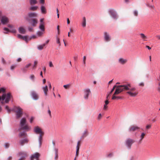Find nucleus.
Returning <instances> with one entry per match:
<instances>
[{"instance_id": "1", "label": "nucleus", "mask_w": 160, "mask_h": 160, "mask_svg": "<svg viewBox=\"0 0 160 160\" xmlns=\"http://www.w3.org/2000/svg\"><path fill=\"white\" fill-rule=\"evenodd\" d=\"M31 127L27 122L25 118H22L21 119V137L23 136V139L21 140V145H23L25 143L28 142V140L26 138V132L30 131Z\"/></svg>"}, {"instance_id": "2", "label": "nucleus", "mask_w": 160, "mask_h": 160, "mask_svg": "<svg viewBox=\"0 0 160 160\" xmlns=\"http://www.w3.org/2000/svg\"><path fill=\"white\" fill-rule=\"evenodd\" d=\"M5 108L8 113H10L11 111L14 112L16 119H18L20 118V107L19 106H14L11 109H9L8 106L6 105Z\"/></svg>"}, {"instance_id": "3", "label": "nucleus", "mask_w": 160, "mask_h": 160, "mask_svg": "<svg viewBox=\"0 0 160 160\" xmlns=\"http://www.w3.org/2000/svg\"><path fill=\"white\" fill-rule=\"evenodd\" d=\"M128 89V86H122V85H118L117 87V88L116 89L115 91L112 95V99L113 100L117 99H120L121 98V97H117L115 95L118 94L120 92L124 91V90Z\"/></svg>"}, {"instance_id": "4", "label": "nucleus", "mask_w": 160, "mask_h": 160, "mask_svg": "<svg viewBox=\"0 0 160 160\" xmlns=\"http://www.w3.org/2000/svg\"><path fill=\"white\" fill-rule=\"evenodd\" d=\"M122 85V86H128V89L124 90V91L128 90V91L127 92V93L131 97H135L138 94V92L136 90V88L135 87L131 88L130 84L128 83L126 85Z\"/></svg>"}, {"instance_id": "5", "label": "nucleus", "mask_w": 160, "mask_h": 160, "mask_svg": "<svg viewBox=\"0 0 160 160\" xmlns=\"http://www.w3.org/2000/svg\"><path fill=\"white\" fill-rule=\"evenodd\" d=\"M12 97L10 92L7 93H4L1 97H0V101H2L1 103L3 104L4 103H8Z\"/></svg>"}, {"instance_id": "6", "label": "nucleus", "mask_w": 160, "mask_h": 160, "mask_svg": "<svg viewBox=\"0 0 160 160\" xmlns=\"http://www.w3.org/2000/svg\"><path fill=\"white\" fill-rule=\"evenodd\" d=\"M34 131L36 134H39L38 140L40 146L42 144V137L44 135V133L42 131V129L38 126L35 127L34 128Z\"/></svg>"}, {"instance_id": "7", "label": "nucleus", "mask_w": 160, "mask_h": 160, "mask_svg": "<svg viewBox=\"0 0 160 160\" xmlns=\"http://www.w3.org/2000/svg\"><path fill=\"white\" fill-rule=\"evenodd\" d=\"M1 21L3 25L6 24L9 22L8 18L5 16H3L1 17Z\"/></svg>"}, {"instance_id": "8", "label": "nucleus", "mask_w": 160, "mask_h": 160, "mask_svg": "<svg viewBox=\"0 0 160 160\" xmlns=\"http://www.w3.org/2000/svg\"><path fill=\"white\" fill-rule=\"evenodd\" d=\"M109 13L111 16L114 19L117 18V14L115 11L112 9H110L108 11Z\"/></svg>"}, {"instance_id": "9", "label": "nucleus", "mask_w": 160, "mask_h": 160, "mask_svg": "<svg viewBox=\"0 0 160 160\" xmlns=\"http://www.w3.org/2000/svg\"><path fill=\"white\" fill-rule=\"evenodd\" d=\"M135 142V141L133 139L128 138L126 141V144L127 146L130 148L132 145Z\"/></svg>"}, {"instance_id": "10", "label": "nucleus", "mask_w": 160, "mask_h": 160, "mask_svg": "<svg viewBox=\"0 0 160 160\" xmlns=\"http://www.w3.org/2000/svg\"><path fill=\"white\" fill-rule=\"evenodd\" d=\"M31 94L33 99L34 100H37L39 98V95L37 93L34 91H32Z\"/></svg>"}, {"instance_id": "11", "label": "nucleus", "mask_w": 160, "mask_h": 160, "mask_svg": "<svg viewBox=\"0 0 160 160\" xmlns=\"http://www.w3.org/2000/svg\"><path fill=\"white\" fill-rule=\"evenodd\" d=\"M140 129V128L136 125L131 126L129 128L130 132H134L135 131L138 130Z\"/></svg>"}, {"instance_id": "12", "label": "nucleus", "mask_w": 160, "mask_h": 160, "mask_svg": "<svg viewBox=\"0 0 160 160\" xmlns=\"http://www.w3.org/2000/svg\"><path fill=\"white\" fill-rule=\"evenodd\" d=\"M37 14L35 12H30L28 14V17L27 18V20H31L29 18H31L37 17Z\"/></svg>"}, {"instance_id": "13", "label": "nucleus", "mask_w": 160, "mask_h": 160, "mask_svg": "<svg viewBox=\"0 0 160 160\" xmlns=\"http://www.w3.org/2000/svg\"><path fill=\"white\" fill-rule=\"evenodd\" d=\"M31 24L32 26L33 27H36L38 23V20L37 19H32L28 20Z\"/></svg>"}, {"instance_id": "14", "label": "nucleus", "mask_w": 160, "mask_h": 160, "mask_svg": "<svg viewBox=\"0 0 160 160\" xmlns=\"http://www.w3.org/2000/svg\"><path fill=\"white\" fill-rule=\"evenodd\" d=\"M81 146V141H78L76 147V157H78L79 155V150Z\"/></svg>"}, {"instance_id": "15", "label": "nucleus", "mask_w": 160, "mask_h": 160, "mask_svg": "<svg viewBox=\"0 0 160 160\" xmlns=\"http://www.w3.org/2000/svg\"><path fill=\"white\" fill-rule=\"evenodd\" d=\"M88 134V132L87 129L85 130L82 133L81 137V139L83 140Z\"/></svg>"}, {"instance_id": "16", "label": "nucleus", "mask_w": 160, "mask_h": 160, "mask_svg": "<svg viewBox=\"0 0 160 160\" xmlns=\"http://www.w3.org/2000/svg\"><path fill=\"white\" fill-rule=\"evenodd\" d=\"M104 38L105 41L107 42H109L111 39L109 34L106 32H104Z\"/></svg>"}, {"instance_id": "17", "label": "nucleus", "mask_w": 160, "mask_h": 160, "mask_svg": "<svg viewBox=\"0 0 160 160\" xmlns=\"http://www.w3.org/2000/svg\"><path fill=\"white\" fill-rule=\"evenodd\" d=\"M28 156V154L26 152L22 151L21 152V160L25 159Z\"/></svg>"}, {"instance_id": "18", "label": "nucleus", "mask_w": 160, "mask_h": 160, "mask_svg": "<svg viewBox=\"0 0 160 160\" xmlns=\"http://www.w3.org/2000/svg\"><path fill=\"white\" fill-rule=\"evenodd\" d=\"M3 30L5 31L3 32V33H8L9 32H11L13 33H15L16 32V30L15 29H12L10 30L7 28H4Z\"/></svg>"}, {"instance_id": "19", "label": "nucleus", "mask_w": 160, "mask_h": 160, "mask_svg": "<svg viewBox=\"0 0 160 160\" xmlns=\"http://www.w3.org/2000/svg\"><path fill=\"white\" fill-rule=\"evenodd\" d=\"M39 156V154L38 153L36 152L32 155L31 156V160H33L34 159H36L37 160H38Z\"/></svg>"}, {"instance_id": "20", "label": "nucleus", "mask_w": 160, "mask_h": 160, "mask_svg": "<svg viewBox=\"0 0 160 160\" xmlns=\"http://www.w3.org/2000/svg\"><path fill=\"white\" fill-rule=\"evenodd\" d=\"M21 39L23 40L26 42H28V41L30 40V39H29L28 36H22L21 35Z\"/></svg>"}, {"instance_id": "21", "label": "nucleus", "mask_w": 160, "mask_h": 160, "mask_svg": "<svg viewBox=\"0 0 160 160\" xmlns=\"http://www.w3.org/2000/svg\"><path fill=\"white\" fill-rule=\"evenodd\" d=\"M90 91L89 89H87L85 91V93L84 97L85 99H88L89 95L90 93Z\"/></svg>"}, {"instance_id": "22", "label": "nucleus", "mask_w": 160, "mask_h": 160, "mask_svg": "<svg viewBox=\"0 0 160 160\" xmlns=\"http://www.w3.org/2000/svg\"><path fill=\"white\" fill-rule=\"evenodd\" d=\"M118 62L120 64L123 65L125 64L127 62L126 59H124L122 58H120L118 59Z\"/></svg>"}, {"instance_id": "23", "label": "nucleus", "mask_w": 160, "mask_h": 160, "mask_svg": "<svg viewBox=\"0 0 160 160\" xmlns=\"http://www.w3.org/2000/svg\"><path fill=\"white\" fill-rule=\"evenodd\" d=\"M42 89L44 92V94L45 96L48 95V87L47 86H46L42 88Z\"/></svg>"}, {"instance_id": "24", "label": "nucleus", "mask_w": 160, "mask_h": 160, "mask_svg": "<svg viewBox=\"0 0 160 160\" xmlns=\"http://www.w3.org/2000/svg\"><path fill=\"white\" fill-rule=\"evenodd\" d=\"M145 135V134L144 132H142L140 136V139L139 141V143H141L142 141V140L143 138H144V136Z\"/></svg>"}, {"instance_id": "25", "label": "nucleus", "mask_w": 160, "mask_h": 160, "mask_svg": "<svg viewBox=\"0 0 160 160\" xmlns=\"http://www.w3.org/2000/svg\"><path fill=\"white\" fill-rule=\"evenodd\" d=\"M141 38L143 39L144 41H147V37L143 33L140 34Z\"/></svg>"}, {"instance_id": "26", "label": "nucleus", "mask_w": 160, "mask_h": 160, "mask_svg": "<svg viewBox=\"0 0 160 160\" xmlns=\"http://www.w3.org/2000/svg\"><path fill=\"white\" fill-rule=\"evenodd\" d=\"M41 10L43 14H45L46 13V11L45 8V7L43 6H42L41 7Z\"/></svg>"}, {"instance_id": "27", "label": "nucleus", "mask_w": 160, "mask_h": 160, "mask_svg": "<svg viewBox=\"0 0 160 160\" xmlns=\"http://www.w3.org/2000/svg\"><path fill=\"white\" fill-rule=\"evenodd\" d=\"M82 25L83 27H85L86 26V20L85 17H84L83 18V21L82 22Z\"/></svg>"}, {"instance_id": "28", "label": "nucleus", "mask_w": 160, "mask_h": 160, "mask_svg": "<svg viewBox=\"0 0 160 160\" xmlns=\"http://www.w3.org/2000/svg\"><path fill=\"white\" fill-rule=\"evenodd\" d=\"M37 2V0H30V3L31 5H35L36 4Z\"/></svg>"}, {"instance_id": "29", "label": "nucleus", "mask_w": 160, "mask_h": 160, "mask_svg": "<svg viewBox=\"0 0 160 160\" xmlns=\"http://www.w3.org/2000/svg\"><path fill=\"white\" fill-rule=\"evenodd\" d=\"M38 8V7L37 6L31 7L29 8V10L31 11H34L36 10Z\"/></svg>"}, {"instance_id": "30", "label": "nucleus", "mask_w": 160, "mask_h": 160, "mask_svg": "<svg viewBox=\"0 0 160 160\" xmlns=\"http://www.w3.org/2000/svg\"><path fill=\"white\" fill-rule=\"evenodd\" d=\"M39 29L42 31H44L45 30L44 24H40L39 26Z\"/></svg>"}, {"instance_id": "31", "label": "nucleus", "mask_w": 160, "mask_h": 160, "mask_svg": "<svg viewBox=\"0 0 160 160\" xmlns=\"http://www.w3.org/2000/svg\"><path fill=\"white\" fill-rule=\"evenodd\" d=\"M45 45L46 43H44L42 45H40L38 46V48L39 50H41L43 49L44 47L45 46Z\"/></svg>"}, {"instance_id": "32", "label": "nucleus", "mask_w": 160, "mask_h": 160, "mask_svg": "<svg viewBox=\"0 0 160 160\" xmlns=\"http://www.w3.org/2000/svg\"><path fill=\"white\" fill-rule=\"evenodd\" d=\"M38 61H34V65L32 67V69H35L37 67V65L38 64Z\"/></svg>"}, {"instance_id": "33", "label": "nucleus", "mask_w": 160, "mask_h": 160, "mask_svg": "<svg viewBox=\"0 0 160 160\" xmlns=\"http://www.w3.org/2000/svg\"><path fill=\"white\" fill-rule=\"evenodd\" d=\"M113 153L112 152H111L107 154L106 157L107 158H111L113 157Z\"/></svg>"}, {"instance_id": "34", "label": "nucleus", "mask_w": 160, "mask_h": 160, "mask_svg": "<svg viewBox=\"0 0 160 160\" xmlns=\"http://www.w3.org/2000/svg\"><path fill=\"white\" fill-rule=\"evenodd\" d=\"M15 133H18V135L19 137H20V128H18V129H15L14 131Z\"/></svg>"}, {"instance_id": "35", "label": "nucleus", "mask_w": 160, "mask_h": 160, "mask_svg": "<svg viewBox=\"0 0 160 160\" xmlns=\"http://www.w3.org/2000/svg\"><path fill=\"white\" fill-rule=\"evenodd\" d=\"M26 32L25 29L21 27V33L24 34Z\"/></svg>"}, {"instance_id": "36", "label": "nucleus", "mask_w": 160, "mask_h": 160, "mask_svg": "<svg viewBox=\"0 0 160 160\" xmlns=\"http://www.w3.org/2000/svg\"><path fill=\"white\" fill-rule=\"evenodd\" d=\"M17 67L16 64H14L12 65L10 67V69L12 70H13Z\"/></svg>"}, {"instance_id": "37", "label": "nucleus", "mask_w": 160, "mask_h": 160, "mask_svg": "<svg viewBox=\"0 0 160 160\" xmlns=\"http://www.w3.org/2000/svg\"><path fill=\"white\" fill-rule=\"evenodd\" d=\"M30 78L33 81L34 80L35 77L33 74H31L30 76Z\"/></svg>"}, {"instance_id": "38", "label": "nucleus", "mask_w": 160, "mask_h": 160, "mask_svg": "<svg viewBox=\"0 0 160 160\" xmlns=\"http://www.w3.org/2000/svg\"><path fill=\"white\" fill-rule=\"evenodd\" d=\"M146 5L149 7V8H152V9H154V7L153 5H150L149 3H148L146 4Z\"/></svg>"}, {"instance_id": "39", "label": "nucleus", "mask_w": 160, "mask_h": 160, "mask_svg": "<svg viewBox=\"0 0 160 160\" xmlns=\"http://www.w3.org/2000/svg\"><path fill=\"white\" fill-rule=\"evenodd\" d=\"M57 42L59 44V46H61V43L60 41V39L59 38L57 37Z\"/></svg>"}, {"instance_id": "40", "label": "nucleus", "mask_w": 160, "mask_h": 160, "mask_svg": "<svg viewBox=\"0 0 160 160\" xmlns=\"http://www.w3.org/2000/svg\"><path fill=\"white\" fill-rule=\"evenodd\" d=\"M9 146V144L8 143H5V144L4 146L6 148H8Z\"/></svg>"}, {"instance_id": "41", "label": "nucleus", "mask_w": 160, "mask_h": 160, "mask_svg": "<svg viewBox=\"0 0 160 160\" xmlns=\"http://www.w3.org/2000/svg\"><path fill=\"white\" fill-rule=\"evenodd\" d=\"M70 87V85L69 84L64 85L63 86V87L66 89Z\"/></svg>"}, {"instance_id": "42", "label": "nucleus", "mask_w": 160, "mask_h": 160, "mask_svg": "<svg viewBox=\"0 0 160 160\" xmlns=\"http://www.w3.org/2000/svg\"><path fill=\"white\" fill-rule=\"evenodd\" d=\"M118 86L115 85L113 87V88L112 89L111 92H110V94H111L114 90L115 88H117V87Z\"/></svg>"}, {"instance_id": "43", "label": "nucleus", "mask_w": 160, "mask_h": 160, "mask_svg": "<svg viewBox=\"0 0 160 160\" xmlns=\"http://www.w3.org/2000/svg\"><path fill=\"white\" fill-rule=\"evenodd\" d=\"M43 34V33L41 31H38L37 33V35L39 36H41Z\"/></svg>"}, {"instance_id": "44", "label": "nucleus", "mask_w": 160, "mask_h": 160, "mask_svg": "<svg viewBox=\"0 0 160 160\" xmlns=\"http://www.w3.org/2000/svg\"><path fill=\"white\" fill-rule=\"evenodd\" d=\"M44 18H42L40 20V24H44Z\"/></svg>"}, {"instance_id": "45", "label": "nucleus", "mask_w": 160, "mask_h": 160, "mask_svg": "<svg viewBox=\"0 0 160 160\" xmlns=\"http://www.w3.org/2000/svg\"><path fill=\"white\" fill-rule=\"evenodd\" d=\"M49 66L50 68H53L54 67L51 61L49 62Z\"/></svg>"}, {"instance_id": "46", "label": "nucleus", "mask_w": 160, "mask_h": 160, "mask_svg": "<svg viewBox=\"0 0 160 160\" xmlns=\"http://www.w3.org/2000/svg\"><path fill=\"white\" fill-rule=\"evenodd\" d=\"M86 58L85 56H84L83 57V64L85 65L86 64Z\"/></svg>"}, {"instance_id": "47", "label": "nucleus", "mask_w": 160, "mask_h": 160, "mask_svg": "<svg viewBox=\"0 0 160 160\" xmlns=\"http://www.w3.org/2000/svg\"><path fill=\"white\" fill-rule=\"evenodd\" d=\"M48 113L50 118H51L52 117L51 113V111L50 110L49 108L48 109Z\"/></svg>"}, {"instance_id": "48", "label": "nucleus", "mask_w": 160, "mask_h": 160, "mask_svg": "<svg viewBox=\"0 0 160 160\" xmlns=\"http://www.w3.org/2000/svg\"><path fill=\"white\" fill-rule=\"evenodd\" d=\"M133 13H134V15L135 16H138V12L136 10H135L134 11V12H133Z\"/></svg>"}, {"instance_id": "49", "label": "nucleus", "mask_w": 160, "mask_h": 160, "mask_svg": "<svg viewBox=\"0 0 160 160\" xmlns=\"http://www.w3.org/2000/svg\"><path fill=\"white\" fill-rule=\"evenodd\" d=\"M54 151L55 152V154H58V149L57 148H54Z\"/></svg>"}, {"instance_id": "50", "label": "nucleus", "mask_w": 160, "mask_h": 160, "mask_svg": "<svg viewBox=\"0 0 160 160\" xmlns=\"http://www.w3.org/2000/svg\"><path fill=\"white\" fill-rule=\"evenodd\" d=\"M0 91L3 92H5V89L3 88H2L0 89Z\"/></svg>"}, {"instance_id": "51", "label": "nucleus", "mask_w": 160, "mask_h": 160, "mask_svg": "<svg viewBox=\"0 0 160 160\" xmlns=\"http://www.w3.org/2000/svg\"><path fill=\"white\" fill-rule=\"evenodd\" d=\"M31 63H29L28 64H27L25 66V68H29L30 66H31Z\"/></svg>"}, {"instance_id": "52", "label": "nucleus", "mask_w": 160, "mask_h": 160, "mask_svg": "<svg viewBox=\"0 0 160 160\" xmlns=\"http://www.w3.org/2000/svg\"><path fill=\"white\" fill-rule=\"evenodd\" d=\"M151 125H147L146 126V129H149L151 128Z\"/></svg>"}, {"instance_id": "53", "label": "nucleus", "mask_w": 160, "mask_h": 160, "mask_svg": "<svg viewBox=\"0 0 160 160\" xmlns=\"http://www.w3.org/2000/svg\"><path fill=\"white\" fill-rule=\"evenodd\" d=\"M102 116L101 114V113L99 114L98 117V119L99 120L100 119L102 118Z\"/></svg>"}, {"instance_id": "54", "label": "nucleus", "mask_w": 160, "mask_h": 160, "mask_svg": "<svg viewBox=\"0 0 160 160\" xmlns=\"http://www.w3.org/2000/svg\"><path fill=\"white\" fill-rule=\"evenodd\" d=\"M28 30L30 32H32L33 31V28L31 27H29L28 28Z\"/></svg>"}, {"instance_id": "55", "label": "nucleus", "mask_w": 160, "mask_h": 160, "mask_svg": "<svg viewBox=\"0 0 160 160\" xmlns=\"http://www.w3.org/2000/svg\"><path fill=\"white\" fill-rule=\"evenodd\" d=\"M108 108V106H107V105L104 104V107H103V109L104 110H106L107 109V108Z\"/></svg>"}, {"instance_id": "56", "label": "nucleus", "mask_w": 160, "mask_h": 160, "mask_svg": "<svg viewBox=\"0 0 160 160\" xmlns=\"http://www.w3.org/2000/svg\"><path fill=\"white\" fill-rule=\"evenodd\" d=\"M48 86H49V88L50 89H51V88H52V86H51V83L49 82H48Z\"/></svg>"}, {"instance_id": "57", "label": "nucleus", "mask_w": 160, "mask_h": 160, "mask_svg": "<svg viewBox=\"0 0 160 160\" xmlns=\"http://www.w3.org/2000/svg\"><path fill=\"white\" fill-rule=\"evenodd\" d=\"M78 58V56H75L73 57L74 60L75 61H76Z\"/></svg>"}, {"instance_id": "58", "label": "nucleus", "mask_w": 160, "mask_h": 160, "mask_svg": "<svg viewBox=\"0 0 160 160\" xmlns=\"http://www.w3.org/2000/svg\"><path fill=\"white\" fill-rule=\"evenodd\" d=\"M57 29L58 31V34H59L60 33V31H59V25H58L57 26Z\"/></svg>"}, {"instance_id": "59", "label": "nucleus", "mask_w": 160, "mask_h": 160, "mask_svg": "<svg viewBox=\"0 0 160 160\" xmlns=\"http://www.w3.org/2000/svg\"><path fill=\"white\" fill-rule=\"evenodd\" d=\"M139 85L140 86H142V87H143L144 86V83L143 82H141V83H140L139 84Z\"/></svg>"}, {"instance_id": "60", "label": "nucleus", "mask_w": 160, "mask_h": 160, "mask_svg": "<svg viewBox=\"0 0 160 160\" xmlns=\"http://www.w3.org/2000/svg\"><path fill=\"white\" fill-rule=\"evenodd\" d=\"M2 62L3 63V64H5V61L4 60V58H2Z\"/></svg>"}, {"instance_id": "61", "label": "nucleus", "mask_w": 160, "mask_h": 160, "mask_svg": "<svg viewBox=\"0 0 160 160\" xmlns=\"http://www.w3.org/2000/svg\"><path fill=\"white\" fill-rule=\"evenodd\" d=\"M33 120H34V118L33 117H32L30 119V122L32 123V122Z\"/></svg>"}, {"instance_id": "62", "label": "nucleus", "mask_w": 160, "mask_h": 160, "mask_svg": "<svg viewBox=\"0 0 160 160\" xmlns=\"http://www.w3.org/2000/svg\"><path fill=\"white\" fill-rule=\"evenodd\" d=\"M105 104H106V105H107L109 103L108 100H106L105 101Z\"/></svg>"}, {"instance_id": "63", "label": "nucleus", "mask_w": 160, "mask_h": 160, "mask_svg": "<svg viewBox=\"0 0 160 160\" xmlns=\"http://www.w3.org/2000/svg\"><path fill=\"white\" fill-rule=\"evenodd\" d=\"M58 158V154H55V160H57Z\"/></svg>"}, {"instance_id": "64", "label": "nucleus", "mask_w": 160, "mask_h": 160, "mask_svg": "<svg viewBox=\"0 0 160 160\" xmlns=\"http://www.w3.org/2000/svg\"><path fill=\"white\" fill-rule=\"evenodd\" d=\"M44 0H40V3L44 4Z\"/></svg>"}]
</instances>
